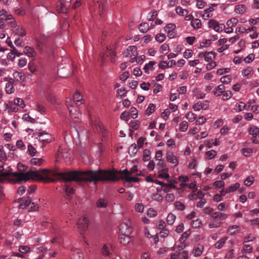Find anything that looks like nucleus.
<instances>
[{
    "mask_svg": "<svg viewBox=\"0 0 259 259\" xmlns=\"http://www.w3.org/2000/svg\"><path fill=\"white\" fill-rule=\"evenodd\" d=\"M17 167L19 170V172H13L11 168L2 172L1 174V180H8L13 183H21L30 180L45 182H54L57 180H62L66 182L76 181V179H74L71 174L77 172V171L58 172L43 169L38 170H30L24 172L25 167L21 163L17 164Z\"/></svg>",
    "mask_w": 259,
    "mask_h": 259,
    "instance_id": "obj_1",
    "label": "nucleus"
},
{
    "mask_svg": "<svg viewBox=\"0 0 259 259\" xmlns=\"http://www.w3.org/2000/svg\"><path fill=\"white\" fill-rule=\"evenodd\" d=\"M76 181H88L90 182L97 181H115L120 179L125 180V182H138L139 179L136 177H131V172L126 169L115 171L112 170L99 171H80L71 174Z\"/></svg>",
    "mask_w": 259,
    "mask_h": 259,
    "instance_id": "obj_2",
    "label": "nucleus"
},
{
    "mask_svg": "<svg viewBox=\"0 0 259 259\" xmlns=\"http://www.w3.org/2000/svg\"><path fill=\"white\" fill-rule=\"evenodd\" d=\"M228 215L227 214L217 211L212 213L210 217V221L208 223L209 228H217L221 227L223 224L220 220H225L228 218Z\"/></svg>",
    "mask_w": 259,
    "mask_h": 259,
    "instance_id": "obj_3",
    "label": "nucleus"
},
{
    "mask_svg": "<svg viewBox=\"0 0 259 259\" xmlns=\"http://www.w3.org/2000/svg\"><path fill=\"white\" fill-rule=\"evenodd\" d=\"M18 200L20 202L19 207L21 209L28 207L29 211H33L38 210L39 208L37 204H34V203H31V199L29 198L25 200H23L22 199H20Z\"/></svg>",
    "mask_w": 259,
    "mask_h": 259,
    "instance_id": "obj_4",
    "label": "nucleus"
},
{
    "mask_svg": "<svg viewBox=\"0 0 259 259\" xmlns=\"http://www.w3.org/2000/svg\"><path fill=\"white\" fill-rule=\"evenodd\" d=\"M89 224V220L86 217L82 216L78 220L77 225L81 235H83L88 229Z\"/></svg>",
    "mask_w": 259,
    "mask_h": 259,
    "instance_id": "obj_5",
    "label": "nucleus"
},
{
    "mask_svg": "<svg viewBox=\"0 0 259 259\" xmlns=\"http://www.w3.org/2000/svg\"><path fill=\"white\" fill-rule=\"evenodd\" d=\"M132 231L131 223L129 220H125L122 223L119 227V234L130 235Z\"/></svg>",
    "mask_w": 259,
    "mask_h": 259,
    "instance_id": "obj_6",
    "label": "nucleus"
},
{
    "mask_svg": "<svg viewBox=\"0 0 259 259\" xmlns=\"http://www.w3.org/2000/svg\"><path fill=\"white\" fill-rule=\"evenodd\" d=\"M190 234L191 232L190 230H187L183 233L179 239L180 244L178 245L175 244V246L172 247L171 249L174 250L176 248H178L179 250H181L185 248L186 246L185 241L190 235Z\"/></svg>",
    "mask_w": 259,
    "mask_h": 259,
    "instance_id": "obj_7",
    "label": "nucleus"
},
{
    "mask_svg": "<svg viewBox=\"0 0 259 259\" xmlns=\"http://www.w3.org/2000/svg\"><path fill=\"white\" fill-rule=\"evenodd\" d=\"M104 0H98L96 3L93 2L92 4H90L91 11H97L100 15H101V12L103 10Z\"/></svg>",
    "mask_w": 259,
    "mask_h": 259,
    "instance_id": "obj_8",
    "label": "nucleus"
},
{
    "mask_svg": "<svg viewBox=\"0 0 259 259\" xmlns=\"http://www.w3.org/2000/svg\"><path fill=\"white\" fill-rule=\"evenodd\" d=\"M36 138L44 144L50 143L53 140L52 135L45 132L39 133Z\"/></svg>",
    "mask_w": 259,
    "mask_h": 259,
    "instance_id": "obj_9",
    "label": "nucleus"
},
{
    "mask_svg": "<svg viewBox=\"0 0 259 259\" xmlns=\"http://www.w3.org/2000/svg\"><path fill=\"white\" fill-rule=\"evenodd\" d=\"M208 26L212 28L215 31L222 32L225 29V26L223 24H219L216 20L211 19L208 21Z\"/></svg>",
    "mask_w": 259,
    "mask_h": 259,
    "instance_id": "obj_10",
    "label": "nucleus"
},
{
    "mask_svg": "<svg viewBox=\"0 0 259 259\" xmlns=\"http://www.w3.org/2000/svg\"><path fill=\"white\" fill-rule=\"evenodd\" d=\"M137 48L135 46H129L125 51H124L123 55L125 57H137L138 53Z\"/></svg>",
    "mask_w": 259,
    "mask_h": 259,
    "instance_id": "obj_11",
    "label": "nucleus"
},
{
    "mask_svg": "<svg viewBox=\"0 0 259 259\" xmlns=\"http://www.w3.org/2000/svg\"><path fill=\"white\" fill-rule=\"evenodd\" d=\"M76 133L77 138L80 140V139H83V138H87L88 136V131L83 128H74L72 130L71 133L72 134H73V132Z\"/></svg>",
    "mask_w": 259,
    "mask_h": 259,
    "instance_id": "obj_12",
    "label": "nucleus"
},
{
    "mask_svg": "<svg viewBox=\"0 0 259 259\" xmlns=\"http://www.w3.org/2000/svg\"><path fill=\"white\" fill-rule=\"evenodd\" d=\"M113 249V246L111 243L104 244L101 248V252L103 255H109Z\"/></svg>",
    "mask_w": 259,
    "mask_h": 259,
    "instance_id": "obj_13",
    "label": "nucleus"
},
{
    "mask_svg": "<svg viewBox=\"0 0 259 259\" xmlns=\"http://www.w3.org/2000/svg\"><path fill=\"white\" fill-rule=\"evenodd\" d=\"M70 259H83L82 252L77 248H72L70 253Z\"/></svg>",
    "mask_w": 259,
    "mask_h": 259,
    "instance_id": "obj_14",
    "label": "nucleus"
},
{
    "mask_svg": "<svg viewBox=\"0 0 259 259\" xmlns=\"http://www.w3.org/2000/svg\"><path fill=\"white\" fill-rule=\"evenodd\" d=\"M252 103H254V101L253 100H249L246 105H245L243 102H239L235 105L234 109L235 111L237 112L241 111L245 108L249 109V108H250V105L249 104H251Z\"/></svg>",
    "mask_w": 259,
    "mask_h": 259,
    "instance_id": "obj_15",
    "label": "nucleus"
},
{
    "mask_svg": "<svg viewBox=\"0 0 259 259\" xmlns=\"http://www.w3.org/2000/svg\"><path fill=\"white\" fill-rule=\"evenodd\" d=\"M166 160L168 162L174 164L175 165H178L179 161L177 157L171 152H168L166 153Z\"/></svg>",
    "mask_w": 259,
    "mask_h": 259,
    "instance_id": "obj_16",
    "label": "nucleus"
},
{
    "mask_svg": "<svg viewBox=\"0 0 259 259\" xmlns=\"http://www.w3.org/2000/svg\"><path fill=\"white\" fill-rule=\"evenodd\" d=\"M23 54L30 58L34 57L36 55V51L29 46H26L23 50Z\"/></svg>",
    "mask_w": 259,
    "mask_h": 259,
    "instance_id": "obj_17",
    "label": "nucleus"
},
{
    "mask_svg": "<svg viewBox=\"0 0 259 259\" xmlns=\"http://www.w3.org/2000/svg\"><path fill=\"white\" fill-rule=\"evenodd\" d=\"M3 19L8 21V23L10 25L12 28H15L17 24L15 19L10 15H7L5 18H3Z\"/></svg>",
    "mask_w": 259,
    "mask_h": 259,
    "instance_id": "obj_18",
    "label": "nucleus"
},
{
    "mask_svg": "<svg viewBox=\"0 0 259 259\" xmlns=\"http://www.w3.org/2000/svg\"><path fill=\"white\" fill-rule=\"evenodd\" d=\"M23 118L28 122L34 123L35 122L42 124V122L39 120L38 118H34L30 116L29 114H23Z\"/></svg>",
    "mask_w": 259,
    "mask_h": 259,
    "instance_id": "obj_19",
    "label": "nucleus"
},
{
    "mask_svg": "<svg viewBox=\"0 0 259 259\" xmlns=\"http://www.w3.org/2000/svg\"><path fill=\"white\" fill-rule=\"evenodd\" d=\"M19 250L20 253H17L16 254L20 257H23V254L28 253L30 250V248L27 245H21L19 246Z\"/></svg>",
    "mask_w": 259,
    "mask_h": 259,
    "instance_id": "obj_20",
    "label": "nucleus"
},
{
    "mask_svg": "<svg viewBox=\"0 0 259 259\" xmlns=\"http://www.w3.org/2000/svg\"><path fill=\"white\" fill-rule=\"evenodd\" d=\"M203 249L204 248L203 245L198 244L196 246L194 247L192 253L194 255V256L196 257L199 256L202 254L203 251Z\"/></svg>",
    "mask_w": 259,
    "mask_h": 259,
    "instance_id": "obj_21",
    "label": "nucleus"
},
{
    "mask_svg": "<svg viewBox=\"0 0 259 259\" xmlns=\"http://www.w3.org/2000/svg\"><path fill=\"white\" fill-rule=\"evenodd\" d=\"M208 106V102L207 101H205V104H204L203 105H202V103L201 102H198L197 103L195 104L193 106V108L194 111H198L201 109H205L206 108H207Z\"/></svg>",
    "mask_w": 259,
    "mask_h": 259,
    "instance_id": "obj_22",
    "label": "nucleus"
},
{
    "mask_svg": "<svg viewBox=\"0 0 259 259\" xmlns=\"http://www.w3.org/2000/svg\"><path fill=\"white\" fill-rule=\"evenodd\" d=\"M5 106L8 110V112H17L18 109L17 105L12 102L5 104Z\"/></svg>",
    "mask_w": 259,
    "mask_h": 259,
    "instance_id": "obj_23",
    "label": "nucleus"
},
{
    "mask_svg": "<svg viewBox=\"0 0 259 259\" xmlns=\"http://www.w3.org/2000/svg\"><path fill=\"white\" fill-rule=\"evenodd\" d=\"M239 231L240 227L238 225H233L228 227L227 233L230 235H233L239 233Z\"/></svg>",
    "mask_w": 259,
    "mask_h": 259,
    "instance_id": "obj_24",
    "label": "nucleus"
},
{
    "mask_svg": "<svg viewBox=\"0 0 259 259\" xmlns=\"http://www.w3.org/2000/svg\"><path fill=\"white\" fill-rule=\"evenodd\" d=\"M73 99L74 102H75V104L76 105H79L83 103L82 97L80 93L77 91H76L73 95Z\"/></svg>",
    "mask_w": 259,
    "mask_h": 259,
    "instance_id": "obj_25",
    "label": "nucleus"
},
{
    "mask_svg": "<svg viewBox=\"0 0 259 259\" xmlns=\"http://www.w3.org/2000/svg\"><path fill=\"white\" fill-rule=\"evenodd\" d=\"M66 104L69 112H72L73 108H74V105H76L73 99L70 98H66Z\"/></svg>",
    "mask_w": 259,
    "mask_h": 259,
    "instance_id": "obj_26",
    "label": "nucleus"
},
{
    "mask_svg": "<svg viewBox=\"0 0 259 259\" xmlns=\"http://www.w3.org/2000/svg\"><path fill=\"white\" fill-rule=\"evenodd\" d=\"M14 33L19 36H23L26 34V30L20 26L17 25L15 28H14Z\"/></svg>",
    "mask_w": 259,
    "mask_h": 259,
    "instance_id": "obj_27",
    "label": "nucleus"
},
{
    "mask_svg": "<svg viewBox=\"0 0 259 259\" xmlns=\"http://www.w3.org/2000/svg\"><path fill=\"white\" fill-rule=\"evenodd\" d=\"M157 168L161 172H167L168 170V168L165 165L163 160L158 161L157 163Z\"/></svg>",
    "mask_w": 259,
    "mask_h": 259,
    "instance_id": "obj_28",
    "label": "nucleus"
},
{
    "mask_svg": "<svg viewBox=\"0 0 259 259\" xmlns=\"http://www.w3.org/2000/svg\"><path fill=\"white\" fill-rule=\"evenodd\" d=\"M107 205L108 201L104 198H100L96 202V206L98 208H105Z\"/></svg>",
    "mask_w": 259,
    "mask_h": 259,
    "instance_id": "obj_29",
    "label": "nucleus"
},
{
    "mask_svg": "<svg viewBox=\"0 0 259 259\" xmlns=\"http://www.w3.org/2000/svg\"><path fill=\"white\" fill-rule=\"evenodd\" d=\"M228 239L227 237H224L220 239L219 241H218L214 244V247L217 249H221L225 244V242Z\"/></svg>",
    "mask_w": 259,
    "mask_h": 259,
    "instance_id": "obj_30",
    "label": "nucleus"
},
{
    "mask_svg": "<svg viewBox=\"0 0 259 259\" xmlns=\"http://www.w3.org/2000/svg\"><path fill=\"white\" fill-rule=\"evenodd\" d=\"M225 90V86L223 84L219 85L214 90V94L216 96H220L222 95Z\"/></svg>",
    "mask_w": 259,
    "mask_h": 259,
    "instance_id": "obj_31",
    "label": "nucleus"
},
{
    "mask_svg": "<svg viewBox=\"0 0 259 259\" xmlns=\"http://www.w3.org/2000/svg\"><path fill=\"white\" fill-rule=\"evenodd\" d=\"M119 238L120 243L123 244V245L127 244L130 242L131 240L130 235L125 236L122 234H119Z\"/></svg>",
    "mask_w": 259,
    "mask_h": 259,
    "instance_id": "obj_32",
    "label": "nucleus"
},
{
    "mask_svg": "<svg viewBox=\"0 0 259 259\" xmlns=\"http://www.w3.org/2000/svg\"><path fill=\"white\" fill-rule=\"evenodd\" d=\"M191 25L194 29H198L201 27V20L198 19H193L191 21Z\"/></svg>",
    "mask_w": 259,
    "mask_h": 259,
    "instance_id": "obj_33",
    "label": "nucleus"
},
{
    "mask_svg": "<svg viewBox=\"0 0 259 259\" xmlns=\"http://www.w3.org/2000/svg\"><path fill=\"white\" fill-rule=\"evenodd\" d=\"M253 74V69L248 67L242 71V75L244 77H251Z\"/></svg>",
    "mask_w": 259,
    "mask_h": 259,
    "instance_id": "obj_34",
    "label": "nucleus"
},
{
    "mask_svg": "<svg viewBox=\"0 0 259 259\" xmlns=\"http://www.w3.org/2000/svg\"><path fill=\"white\" fill-rule=\"evenodd\" d=\"M57 10L60 13H66L67 12V7L62 2H59L57 4Z\"/></svg>",
    "mask_w": 259,
    "mask_h": 259,
    "instance_id": "obj_35",
    "label": "nucleus"
},
{
    "mask_svg": "<svg viewBox=\"0 0 259 259\" xmlns=\"http://www.w3.org/2000/svg\"><path fill=\"white\" fill-rule=\"evenodd\" d=\"M255 239V236L253 233H249L243 237V243L253 241Z\"/></svg>",
    "mask_w": 259,
    "mask_h": 259,
    "instance_id": "obj_36",
    "label": "nucleus"
},
{
    "mask_svg": "<svg viewBox=\"0 0 259 259\" xmlns=\"http://www.w3.org/2000/svg\"><path fill=\"white\" fill-rule=\"evenodd\" d=\"M246 11V7L244 5H239L235 7L234 11L237 14H243Z\"/></svg>",
    "mask_w": 259,
    "mask_h": 259,
    "instance_id": "obj_37",
    "label": "nucleus"
},
{
    "mask_svg": "<svg viewBox=\"0 0 259 259\" xmlns=\"http://www.w3.org/2000/svg\"><path fill=\"white\" fill-rule=\"evenodd\" d=\"M139 29L142 33H146L149 29V26L147 23H142L139 25Z\"/></svg>",
    "mask_w": 259,
    "mask_h": 259,
    "instance_id": "obj_38",
    "label": "nucleus"
},
{
    "mask_svg": "<svg viewBox=\"0 0 259 259\" xmlns=\"http://www.w3.org/2000/svg\"><path fill=\"white\" fill-rule=\"evenodd\" d=\"M249 133L253 137H256L259 134V128L256 126H251L249 128Z\"/></svg>",
    "mask_w": 259,
    "mask_h": 259,
    "instance_id": "obj_39",
    "label": "nucleus"
},
{
    "mask_svg": "<svg viewBox=\"0 0 259 259\" xmlns=\"http://www.w3.org/2000/svg\"><path fill=\"white\" fill-rule=\"evenodd\" d=\"M155 64L154 61H150L148 63L146 64L143 68L145 72L148 73L149 70L153 69V67Z\"/></svg>",
    "mask_w": 259,
    "mask_h": 259,
    "instance_id": "obj_40",
    "label": "nucleus"
},
{
    "mask_svg": "<svg viewBox=\"0 0 259 259\" xmlns=\"http://www.w3.org/2000/svg\"><path fill=\"white\" fill-rule=\"evenodd\" d=\"M6 92L8 94H12L14 92L15 89L12 82H7L5 85Z\"/></svg>",
    "mask_w": 259,
    "mask_h": 259,
    "instance_id": "obj_41",
    "label": "nucleus"
},
{
    "mask_svg": "<svg viewBox=\"0 0 259 259\" xmlns=\"http://www.w3.org/2000/svg\"><path fill=\"white\" fill-rule=\"evenodd\" d=\"M215 57V53L213 52H209L205 53L204 60L206 62L212 60Z\"/></svg>",
    "mask_w": 259,
    "mask_h": 259,
    "instance_id": "obj_42",
    "label": "nucleus"
},
{
    "mask_svg": "<svg viewBox=\"0 0 259 259\" xmlns=\"http://www.w3.org/2000/svg\"><path fill=\"white\" fill-rule=\"evenodd\" d=\"M252 251V247L249 244H245L241 249V252L245 253H249Z\"/></svg>",
    "mask_w": 259,
    "mask_h": 259,
    "instance_id": "obj_43",
    "label": "nucleus"
},
{
    "mask_svg": "<svg viewBox=\"0 0 259 259\" xmlns=\"http://www.w3.org/2000/svg\"><path fill=\"white\" fill-rule=\"evenodd\" d=\"M238 20L237 19L235 18H232L227 21L226 25L228 27H231L233 28V27L235 26L238 23Z\"/></svg>",
    "mask_w": 259,
    "mask_h": 259,
    "instance_id": "obj_44",
    "label": "nucleus"
},
{
    "mask_svg": "<svg viewBox=\"0 0 259 259\" xmlns=\"http://www.w3.org/2000/svg\"><path fill=\"white\" fill-rule=\"evenodd\" d=\"M58 155L60 157H62L64 158H67L68 156V151L67 150H63L61 147H59V149L58 151Z\"/></svg>",
    "mask_w": 259,
    "mask_h": 259,
    "instance_id": "obj_45",
    "label": "nucleus"
},
{
    "mask_svg": "<svg viewBox=\"0 0 259 259\" xmlns=\"http://www.w3.org/2000/svg\"><path fill=\"white\" fill-rule=\"evenodd\" d=\"M176 13L181 16L187 15L188 11L186 9H183L181 7H177L176 9Z\"/></svg>",
    "mask_w": 259,
    "mask_h": 259,
    "instance_id": "obj_46",
    "label": "nucleus"
},
{
    "mask_svg": "<svg viewBox=\"0 0 259 259\" xmlns=\"http://www.w3.org/2000/svg\"><path fill=\"white\" fill-rule=\"evenodd\" d=\"M27 153L31 156H34L36 153V150L32 145L29 144L27 147Z\"/></svg>",
    "mask_w": 259,
    "mask_h": 259,
    "instance_id": "obj_47",
    "label": "nucleus"
},
{
    "mask_svg": "<svg viewBox=\"0 0 259 259\" xmlns=\"http://www.w3.org/2000/svg\"><path fill=\"white\" fill-rule=\"evenodd\" d=\"M43 162L44 160L42 158H33L30 160L31 164L34 165H40Z\"/></svg>",
    "mask_w": 259,
    "mask_h": 259,
    "instance_id": "obj_48",
    "label": "nucleus"
},
{
    "mask_svg": "<svg viewBox=\"0 0 259 259\" xmlns=\"http://www.w3.org/2000/svg\"><path fill=\"white\" fill-rule=\"evenodd\" d=\"M254 181V178L253 176H249L244 180V184L245 186H250L253 184Z\"/></svg>",
    "mask_w": 259,
    "mask_h": 259,
    "instance_id": "obj_49",
    "label": "nucleus"
},
{
    "mask_svg": "<svg viewBox=\"0 0 259 259\" xmlns=\"http://www.w3.org/2000/svg\"><path fill=\"white\" fill-rule=\"evenodd\" d=\"M96 125L97 126V128L99 130V132L100 133H101V134H102V136L103 137H105L106 135H105V133H104V132L105 131V130L104 128V126L103 125V124L101 122L99 121V122H98V123H96Z\"/></svg>",
    "mask_w": 259,
    "mask_h": 259,
    "instance_id": "obj_50",
    "label": "nucleus"
},
{
    "mask_svg": "<svg viewBox=\"0 0 259 259\" xmlns=\"http://www.w3.org/2000/svg\"><path fill=\"white\" fill-rule=\"evenodd\" d=\"M14 103L18 106L20 107L21 108H23L25 105L23 100L19 98H17L14 99Z\"/></svg>",
    "mask_w": 259,
    "mask_h": 259,
    "instance_id": "obj_51",
    "label": "nucleus"
},
{
    "mask_svg": "<svg viewBox=\"0 0 259 259\" xmlns=\"http://www.w3.org/2000/svg\"><path fill=\"white\" fill-rule=\"evenodd\" d=\"M217 155V152L213 150H211L208 151H207L205 153L206 158L207 159H211L214 158Z\"/></svg>",
    "mask_w": 259,
    "mask_h": 259,
    "instance_id": "obj_52",
    "label": "nucleus"
},
{
    "mask_svg": "<svg viewBox=\"0 0 259 259\" xmlns=\"http://www.w3.org/2000/svg\"><path fill=\"white\" fill-rule=\"evenodd\" d=\"M176 219V217L172 213H169L166 219V222L168 225H172L175 222Z\"/></svg>",
    "mask_w": 259,
    "mask_h": 259,
    "instance_id": "obj_53",
    "label": "nucleus"
},
{
    "mask_svg": "<svg viewBox=\"0 0 259 259\" xmlns=\"http://www.w3.org/2000/svg\"><path fill=\"white\" fill-rule=\"evenodd\" d=\"M151 152L150 150L146 149L143 151V160L144 161H147L150 159Z\"/></svg>",
    "mask_w": 259,
    "mask_h": 259,
    "instance_id": "obj_54",
    "label": "nucleus"
},
{
    "mask_svg": "<svg viewBox=\"0 0 259 259\" xmlns=\"http://www.w3.org/2000/svg\"><path fill=\"white\" fill-rule=\"evenodd\" d=\"M169 46L166 44H164L161 46L159 51L160 53L166 54L169 52Z\"/></svg>",
    "mask_w": 259,
    "mask_h": 259,
    "instance_id": "obj_55",
    "label": "nucleus"
},
{
    "mask_svg": "<svg viewBox=\"0 0 259 259\" xmlns=\"http://www.w3.org/2000/svg\"><path fill=\"white\" fill-rule=\"evenodd\" d=\"M241 153L246 157L250 156L252 153V149L251 148H244L241 150Z\"/></svg>",
    "mask_w": 259,
    "mask_h": 259,
    "instance_id": "obj_56",
    "label": "nucleus"
},
{
    "mask_svg": "<svg viewBox=\"0 0 259 259\" xmlns=\"http://www.w3.org/2000/svg\"><path fill=\"white\" fill-rule=\"evenodd\" d=\"M240 187V184L236 183L233 185L230 186L228 189L227 192H232L237 190Z\"/></svg>",
    "mask_w": 259,
    "mask_h": 259,
    "instance_id": "obj_57",
    "label": "nucleus"
},
{
    "mask_svg": "<svg viewBox=\"0 0 259 259\" xmlns=\"http://www.w3.org/2000/svg\"><path fill=\"white\" fill-rule=\"evenodd\" d=\"M138 151L136 144H132L128 149V153L131 155H135Z\"/></svg>",
    "mask_w": 259,
    "mask_h": 259,
    "instance_id": "obj_58",
    "label": "nucleus"
},
{
    "mask_svg": "<svg viewBox=\"0 0 259 259\" xmlns=\"http://www.w3.org/2000/svg\"><path fill=\"white\" fill-rule=\"evenodd\" d=\"M220 80L223 83L228 84L231 82V78L230 75H226L223 76L221 78Z\"/></svg>",
    "mask_w": 259,
    "mask_h": 259,
    "instance_id": "obj_59",
    "label": "nucleus"
},
{
    "mask_svg": "<svg viewBox=\"0 0 259 259\" xmlns=\"http://www.w3.org/2000/svg\"><path fill=\"white\" fill-rule=\"evenodd\" d=\"M188 123L186 121H182L180 124V130L181 132H186L188 129Z\"/></svg>",
    "mask_w": 259,
    "mask_h": 259,
    "instance_id": "obj_60",
    "label": "nucleus"
},
{
    "mask_svg": "<svg viewBox=\"0 0 259 259\" xmlns=\"http://www.w3.org/2000/svg\"><path fill=\"white\" fill-rule=\"evenodd\" d=\"M232 93L230 91H227L222 94V99L224 101L229 99L232 97Z\"/></svg>",
    "mask_w": 259,
    "mask_h": 259,
    "instance_id": "obj_61",
    "label": "nucleus"
},
{
    "mask_svg": "<svg viewBox=\"0 0 259 259\" xmlns=\"http://www.w3.org/2000/svg\"><path fill=\"white\" fill-rule=\"evenodd\" d=\"M155 38L157 41L162 42L165 40V35L163 33H159L155 36Z\"/></svg>",
    "mask_w": 259,
    "mask_h": 259,
    "instance_id": "obj_62",
    "label": "nucleus"
},
{
    "mask_svg": "<svg viewBox=\"0 0 259 259\" xmlns=\"http://www.w3.org/2000/svg\"><path fill=\"white\" fill-rule=\"evenodd\" d=\"M191 225L194 228H198L201 226V222L199 219H197L192 222Z\"/></svg>",
    "mask_w": 259,
    "mask_h": 259,
    "instance_id": "obj_63",
    "label": "nucleus"
},
{
    "mask_svg": "<svg viewBox=\"0 0 259 259\" xmlns=\"http://www.w3.org/2000/svg\"><path fill=\"white\" fill-rule=\"evenodd\" d=\"M197 161L195 157L192 158L191 161L188 164V167L190 169H194L196 167Z\"/></svg>",
    "mask_w": 259,
    "mask_h": 259,
    "instance_id": "obj_64",
    "label": "nucleus"
}]
</instances>
